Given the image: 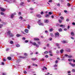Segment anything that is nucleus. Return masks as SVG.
<instances>
[{
	"mask_svg": "<svg viewBox=\"0 0 75 75\" xmlns=\"http://www.w3.org/2000/svg\"><path fill=\"white\" fill-rule=\"evenodd\" d=\"M71 35L72 36H74V32H73L71 33Z\"/></svg>",
	"mask_w": 75,
	"mask_h": 75,
	"instance_id": "nucleus-20",
	"label": "nucleus"
},
{
	"mask_svg": "<svg viewBox=\"0 0 75 75\" xmlns=\"http://www.w3.org/2000/svg\"><path fill=\"white\" fill-rule=\"evenodd\" d=\"M60 27H63V28H65V25H60Z\"/></svg>",
	"mask_w": 75,
	"mask_h": 75,
	"instance_id": "nucleus-17",
	"label": "nucleus"
},
{
	"mask_svg": "<svg viewBox=\"0 0 75 75\" xmlns=\"http://www.w3.org/2000/svg\"><path fill=\"white\" fill-rule=\"evenodd\" d=\"M39 25H44V24H43V23H39Z\"/></svg>",
	"mask_w": 75,
	"mask_h": 75,
	"instance_id": "nucleus-10",
	"label": "nucleus"
},
{
	"mask_svg": "<svg viewBox=\"0 0 75 75\" xmlns=\"http://www.w3.org/2000/svg\"><path fill=\"white\" fill-rule=\"evenodd\" d=\"M16 13H15L13 14H12L11 16V18H12L14 17V15H16Z\"/></svg>",
	"mask_w": 75,
	"mask_h": 75,
	"instance_id": "nucleus-4",
	"label": "nucleus"
},
{
	"mask_svg": "<svg viewBox=\"0 0 75 75\" xmlns=\"http://www.w3.org/2000/svg\"><path fill=\"white\" fill-rule=\"evenodd\" d=\"M1 64H2V65H4V62H2Z\"/></svg>",
	"mask_w": 75,
	"mask_h": 75,
	"instance_id": "nucleus-59",
	"label": "nucleus"
},
{
	"mask_svg": "<svg viewBox=\"0 0 75 75\" xmlns=\"http://www.w3.org/2000/svg\"><path fill=\"white\" fill-rule=\"evenodd\" d=\"M1 10L2 11H5L6 9L3 8H1Z\"/></svg>",
	"mask_w": 75,
	"mask_h": 75,
	"instance_id": "nucleus-9",
	"label": "nucleus"
},
{
	"mask_svg": "<svg viewBox=\"0 0 75 75\" xmlns=\"http://www.w3.org/2000/svg\"><path fill=\"white\" fill-rule=\"evenodd\" d=\"M64 13H67V10H64Z\"/></svg>",
	"mask_w": 75,
	"mask_h": 75,
	"instance_id": "nucleus-56",
	"label": "nucleus"
},
{
	"mask_svg": "<svg viewBox=\"0 0 75 75\" xmlns=\"http://www.w3.org/2000/svg\"><path fill=\"white\" fill-rule=\"evenodd\" d=\"M20 45L19 44H17L16 45V47H20Z\"/></svg>",
	"mask_w": 75,
	"mask_h": 75,
	"instance_id": "nucleus-28",
	"label": "nucleus"
},
{
	"mask_svg": "<svg viewBox=\"0 0 75 75\" xmlns=\"http://www.w3.org/2000/svg\"><path fill=\"white\" fill-rule=\"evenodd\" d=\"M64 56H65V57H68V55L67 54H65Z\"/></svg>",
	"mask_w": 75,
	"mask_h": 75,
	"instance_id": "nucleus-45",
	"label": "nucleus"
},
{
	"mask_svg": "<svg viewBox=\"0 0 75 75\" xmlns=\"http://www.w3.org/2000/svg\"><path fill=\"white\" fill-rule=\"evenodd\" d=\"M57 66H58V65L55 64V65L54 66V67H57Z\"/></svg>",
	"mask_w": 75,
	"mask_h": 75,
	"instance_id": "nucleus-41",
	"label": "nucleus"
},
{
	"mask_svg": "<svg viewBox=\"0 0 75 75\" xmlns=\"http://www.w3.org/2000/svg\"><path fill=\"white\" fill-rule=\"evenodd\" d=\"M60 52L61 53H63V52H64V50H63V49L61 50Z\"/></svg>",
	"mask_w": 75,
	"mask_h": 75,
	"instance_id": "nucleus-19",
	"label": "nucleus"
},
{
	"mask_svg": "<svg viewBox=\"0 0 75 75\" xmlns=\"http://www.w3.org/2000/svg\"><path fill=\"white\" fill-rule=\"evenodd\" d=\"M44 14V12L42 11L41 12V14Z\"/></svg>",
	"mask_w": 75,
	"mask_h": 75,
	"instance_id": "nucleus-51",
	"label": "nucleus"
},
{
	"mask_svg": "<svg viewBox=\"0 0 75 75\" xmlns=\"http://www.w3.org/2000/svg\"><path fill=\"white\" fill-rule=\"evenodd\" d=\"M51 17L52 18H54V16H53V15Z\"/></svg>",
	"mask_w": 75,
	"mask_h": 75,
	"instance_id": "nucleus-63",
	"label": "nucleus"
},
{
	"mask_svg": "<svg viewBox=\"0 0 75 75\" xmlns=\"http://www.w3.org/2000/svg\"><path fill=\"white\" fill-rule=\"evenodd\" d=\"M62 42H63V43H68V42L67 41H65V40H64L63 41H62Z\"/></svg>",
	"mask_w": 75,
	"mask_h": 75,
	"instance_id": "nucleus-6",
	"label": "nucleus"
},
{
	"mask_svg": "<svg viewBox=\"0 0 75 75\" xmlns=\"http://www.w3.org/2000/svg\"><path fill=\"white\" fill-rule=\"evenodd\" d=\"M6 75V73H3V75Z\"/></svg>",
	"mask_w": 75,
	"mask_h": 75,
	"instance_id": "nucleus-55",
	"label": "nucleus"
},
{
	"mask_svg": "<svg viewBox=\"0 0 75 75\" xmlns=\"http://www.w3.org/2000/svg\"><path fill=\"white\" fill-rule=\"evenodd\" d=\"M3 61H6V60L4 59H3Z\"/></svg>",
	"mask_w": 75,
	"mask_h": 75,
	"instance_id": "nucleus-52",
	"label": "nucleus"
},
{
	"mask_svg": "<svg viewBox=\"0 0 75 75\" xmlns=\"http://www.w3.org/2000/svg\"><path fill=\"white\" fill-rule=\"evenodd\" d=\"M68 58H72V56L71 55H69L68 56Z\"/></svg>",
	"mask_w": 75,
	"mask_h": 75,
	"instance_id": "nucleus-35",
	"label": "nucleus"
},
{
	"mask_svg": "<svg viewBox=\"0 0 75 75\" xmlns=\"http://www.w3.org/2000/svg\"><path fill=\"white\" fill-rule=\"evenodd\" d=\"M9 35L10 37H12L14 36V35L12 33H10V31H8L7 33Z\"/></svg>",
	"mask_w": 75,
	"mask_h": 75,
	"instance_id": "nucleus-1",
	"label": "nucleus"
},
{
	"mask_svg": "<svg viewBox=\"0 0 75 75\" xmlns=\"http://www.w3.org/2000/svg\"><path fill=\"white\" fill-rule=\"evenodd\" d=\"M67 6H70L71 4L69 3H67Z\"/></svg>",
	"mask_w": 75,
	"mask_h": 75,
	"instance_id": "nucleus-32",
	"label": "nucleus"
},
{
	"mask_svg": "<svg viewBox=\"0 0 75 75\" xmlns=\"http://www.w3.org/2000/svg\"><path fill=\"white\" fill-rule=\"evenodd\" d=\"M68 60L69 62H71V61H72V59H69Z\"/></svg>",
	"mask_w": 75,
	"mask_h": 75,
	"instance_id": "nucleus-16",
	"label": "nucleus"
},
{
	"mask_svg": "<svg viewBox=\"0 0 75 75\" xmlns=\"http://www.w3.org/2000/svg\"><path fill=\"white\" fill-rule=\"evenodd\" d=\"M59 21L60 23H61L62 22V21L60 19L59 20Z\"/></svg>",
	"mask_w": 75,
	"mask_h": 75,
	"instance_id": "nucleus-39",
	"label": "nucleus"
},
{
	"mask_svg": "<svg viewBox=\"0 0 75 75\" xmlns=\"http://www.w3.org/2000/svg\"><path fill=\"white\" fill-rule=\"evenodd\" d=\"M13 42H13V41L11 40L10 42V44H13Z\"/></svg>",
	"mask_w": 75,
	"mask_h": 75,
	"instance_id": "nucleus-22",
	"label": "nucleus"
},
{
	"mask_svg": "<svg viewBox=\"0 0 75 75\" xmlns=\"http://www.w3.org/2000/svg\"><path fill=\"white\" fill-rule=\"evenodd\" d=\"M19 57L20 58H22L23 59H24V58H25V57H23L21 56H20Z\"/></svg>",
	"mask_w": 75,
	"mask_h": 75,
	"instance_id": "nucleus-15",
	"label": "nucleus"
},
{
	"mask_svg": "<svg viewBox=\"0 0 75 75\" xmlns=\"http://www.w3.org/2000/svg\"><path fill=\"white\" fill-rule=\"evenodd\" d=\"M60 18L61 20H64V17L62 16H61Z\"/></svg>",
	"mask_w": 75,
	"mask_h": 75,
	"instance_id": "nucleus-26",
	"label": "nucleus"
},
{
	"mask_svg": "<svg viewBox=\"0 0 75 75\" xmlns=\"http://www.w3.org/2000/svg\"><path fill=\"white\" fill-rule=\"evenodd\" d=\"M72 72H75V70L74 69H73L72 71Z\"/></svg>",
	"mask_w": 75,
	"mask_h": 75,
	"instance_id": "nucleus-31",
	"label": "nucleus"
},
{
	"mask_svg": "<svg viewBox=\"0 0 75 75\" xmlns=\"http://www.w3.org/2000/svg\"><path fill=\"white\" fill-rule=\"evenodd\" d=\"M3 27V25L2 24H1L0 25V28H1V27Z\"/></svg>",
	"mask_w": 75,
	"mask_h": 75,
	"instance_id": "nucleus-34",
	"label": "nucleus"
},
{
	"mask_svg": "<svg viewBox=\"0 0 75 75\" xmlns=\"http://www.w3.org/2000/svg\"><path fill=\"white\" fill-rule=\"evenodd\" d=\"M24 4V3L23 2H22L21 3V5H23Z\"/></svg>",
	"mask_w": 75,
	"mask_h": 75,
	"instance_id": "nucleus-60",
	"label": "nucleus"
},
{
	"mask_svg": "<svg viewBox=\"0 0 75 75\" xmlns=\"http://www.w3.org/2000/svg\"><path fill=\"white\" fill-rule=\"evenodd\" d=\"M49 14L51 15V14H52V13L51 12H49Z\"/></svg>",
	"mask_w": 75,
	"mask_h": 75,
	"instance_id": "nucleus-49",
	"label": "nucleus"
},
{
	"mask_svg": "<svg viewBox=\"0 0 75 75\" xmlns=\"http://www.w3.org/2000/svg\"><path fill=\"white\" fill-rule=\"evenodd\" d=\"M19 18L21 19V20H23V17L21 16H20Z\"/></svg>",
	"mask_w": 75,
	"mask_h": 75,
	"instance_id": "nucleus-42",
	"label": "nucleus"
},
{
	"mask_svg": "<svg viewBox=\"0 0 75 75\" xmlns=\"http://www.w3.org/2000/svg\"><path fill=\"white\" fill-rule=\"evenodd\" d=\"M66 21H69V19H67Z\"/></svg>",
	"mask_w": 75,
	"mask_h": 75,
	"instance_id": "nucleus-48",
	"label": "nucleus"
},
{
	"mask_svg": "<svg viewBox=\"0 0 75 75\" xmlns=\"http://www.w3.org/2000/svg\"><path fill=\"white\" fill-rule=\"evenodd\" d=\"M69 64H70V65H71V66L73 67H75V64H72V63H71V62H70L69 63Z\"/></svg>",
	"mask_w": 75,
	"mask_h": 75,
	"instance_id": "nucleus-3",
	"label": "nucleus"
},
{
	"mask_svg": "<svg viewBox=\"0 0 75 75\" xmlns=\"http://www.w3.org/2000/svg\"><path fill=\"white\" fill-rule=\"evenodd\" d=\"M40 21H41V20H39V21H38V23H39V22H40Z\"/></svg>",
	"mask_w": 75,
	"mask_h": 75,
	"instance_id": "nucleus-64",
	"label": "nucleus"
},
{
	"mask_svg": "<svg viewBox=\"0 0 75 75\" xmlns=\"http://www.w3.org/2000/svg\"><path fill=\"white\" fill-rule=\"evenodd\" d=\"M25 32L26 33H28V30H27V29H25Z\"/></svg>",
	"mask_w": 75,
	"mask_h": 75,
	"instance_id": "nucleus-12",
	"label": "nucleus"
},
{
	"mask_svg": "<svg viewBox=\"0 0 75 75\" xmlns=\"http://www.w3.org/2000/svg\"><path fill=\"white\" fill-rule=\"evenodd\" d=\"M66 51L67 52H70V49H68V48L66 49Z\"/></svg>",
	"mask_w": 75,
	"mask_h": 75,
	"instance_id": "nucleus-7",
	"label": "nucleus"
},
{
	"mask_svg": "<svg viewBox=\"0 0 75 75\" xmlns=\"http://www.w3.org/2000/svg\"><path fill=\"white\" fill-rule=\"evenodd\" d=\"M55 63L56 64H57V63H58V60H56L55 61Z\"/></svg>",
	"mask_w": 75,
	"mask_h": 75,
	"instance_id": "nucleus-46",
	"label": "nucleus"
},
{
	"mask_svg": "<svg viewBox=\"0 0 75 75\" xmlns=\"http://www.w3.org/2000/svg\"><path fill=\"white\" fill-rule=\"evenodd\" d=\"M52 39L51 38H49V40H50V41H51V40H52Z\"/></svg>",
	"mask_w": 75,
	"mask_h": 75,
	"instance_id": "nucleus-47",
	"label": "nucleus"
},
{
	"mask_svg": "<svg viewBox=\"0 0 75 75\" xmlns=\"http://www.w3.org/2000/svg\"><path fill=\"white\" fill-rule=\"evenodd\" d=\"M32 59V60H33V61H35V60H37V59H36V58H32V59Z\"/></svg>",
	"mask_w": 75,
	"mask_h": 75,
	"instance_id": "nucleus-23",
	"label": "nucleus"
},
{
	"mask_svg": "<svg viewBox=\"0 0 75 75\" xmlns=\"http://www.w3.org/2000/svg\"><path fill=\"white\" fill-rule=\"evenodd\" d=\"M49 22V21L47 19H45V23H48Z\"/></svg>",
	"mask_w": 75,
	"mask_h": 75,
	"instance_id": "nucleus-8",
	"label": "nucleus"
},
{
	"mask_svg": "<svg viewBox=\"0 0 75 75\" xmlns=\"http://www.w3.org/2000/svg\"><path fill=\"white\" fill-rule=\"evenodd\" d=\"M30 10H34V9L32 8H30Z\"/></svg>",
	"mask_w": 75,
	"mask_h": 75,
	"instance_id": "nucleus-33",
	"label": "nucleus"
},
{
	"mask_svg": "<svg viewBox=\"0 0 75 75\" xmlns=\"http://www.w3.org/2000/svg\"><path fill=\"white\" fill-rule=\"evenodd\" d=\"M7 59L9 60H11V57H8Z\"/></svg>",
	"mask_w": 75,
	"mask_h": 75,
	"instance_id": "nucleus-13",
	"label": "nucleus"
},
{
	"mask_svg": "<svg viewBox=\"0 0 75 75\" xmlns=\"http://www.w3.org/2000/svg\"><path fill=\"white\" fill-rule=\"evenodd\" d=\"M56 45H57V46H59V44H58V43H57Z\"/></svg>",
	"mask_w": 75,
	"mask_h": 75,
	"instance_id": "nucleus-61",
	"label": "nucleus"
},
{
	"mask_svg": "<svg viewBox=\"0 0 75 75\" xmlns=\"http://www.w3.org/2000/svg\"><path fill=\"white\" fill-rule=\"evenodd\" d=\"M33 45L35 46H36V47H37L38 48L39 47V46H38V45L35 42H33Z\"/></svg>",
	"mask_w": 75,
	"mask_h": 75,
	"instance_id": "nucleus-2",
	"label": "nucleus"
},
{
	"mask_svg": "<svg viewBox=\"0 0 75 75\" xmlns=\"http://www.w3.org/2000/svg\"><path fill=\"white\" fill-rule=\"evenodd\" d=\"M28 42V41L27 40H26L25 41V43H27V42Z\"/></svg>",
	"mask_w": 75,
	"mask_h": 75,
	"instance_id": "nucleus-40",
	"label": "nucleus"
},
{
	"mask_svg": "<svg viewBox=\"0 0 75 75\" xmlns=\"http://www.w3.org/2000/svg\"><path fill=\"white\" fill-rule=\"evenodd\" d=\"M50 35H51V37H53V34H52V33H51L50 34Z\"/></svg>",
	"mask_w": 75,
	"mask_h": 75,
	"instance_id": "nucleus-38",
	"label": "nucleus"
},
{
	"mask_svg": "<svg viewBox=\"0 0 75 75\" xmlns=\"http://www.w3.org/2000/svg\"><path fill=\"white\" fill-rule=\"evenodd\" d=\"M59 31H62V29L61 28H59Z\"/></svg>",
	"mask_w": 75,
	"mask_h": 75,
	"instance_id": "nucleus-25",
	"label": "nucleus"
},
{
	"mask_svg": "<svg viewBox=\"0 0 75 75\" xmlns=\"http://www.w3.org/2000/svg\"><path fill=\"white\" fill-rule=\"evenodd\" d=\"M50 32H51V31H53V29L52 28H51L50 30Z\"/></svg>",
	"mask_w": 75,
	"mask_h": 75,
	"instance_id": "nucleus-29",
	"label": "nucleus"
},
{
	"mask_svg": "<svg viewBox=\"0 0 75 75\" xmlns=\"http://www.w3.org/2000/svg\"><path fill=\"white\" fill-rule=\"evenodd\" d=\"M27 28L29 30L30 28V25H28Z\"/></svg>",
	"mask_w": 75,
	"mask_h": 75,
	"instance_id": "nucleus-24",
	"label": "nucleus"
},
{
	"mask_svg": "<svg viewBox=\"0 0 75 75\" xmlns=\"http://www.w3.org/2000/svg\"><path fill=\"white\" fill-rule=\"evenodd\" d=\"M24 55H25L26 56H27L28 55V54L26 53H25L24 54Z\"/></svg>",
	"mask_w": 75,
	"mask_h": 75,
	"instance_id": "nucleus-37",
	"label": "nucleus"
},
{
	"mask_svg": "<svg viewBox=\"0 0 75 75\" xmlns=\"http://www.w3.org/2000/svg\"><path fill=\"white\" fill-rule=\"evenodd\" d=\"M57 6H60V4H57Z\"/></svg>",
	"mask_w": 75,
	"mask_h": 75,
	"instance_id": "nucleus-57",
	"label": "nucleus"
},
{
	"mask_svg": "<svg viewBox=\"0 0 75 75\" xmlns=\"http://www.w3.org/2000/svg\"><path fill=\"white\" fill-rule=\"evenodd\" d=\"M48 52L47 51H46L44 52V54H48Z\"/></svg>",
	"mask_w": 75,
	"mask_h": 75,
	"instance_id": "nucleus-30",
	"label": "nucleus"
},
{
	"mask_svg": "<svg viewBox=\"0 0 75 75\" xmlns=\"http://www.w3.org/2000/svg\"><path fill=\"white\" fill-rule=\"evenodd\" d=\"M24 74H27V71H24Z\"/></svg>",
	"mask_w": 75,
	"mask_h": 75,
	"instance_id": "nucleus-53",
	"label": "nucleus"
},
{
	"mask_svg": "<svg viewBox=\"0 0 75 75\" xmlns=\"http://www.w3.org/2000/svg\"><path fill=\"white\" fill-rule=\"evenodd\" d=\"M21 36V35L17 34L16 35V36L17 37H20Z\"/></svg>",
	"mask_w": 75,
	"mask_h": 75,
	"instance_id": "nucleus-18",
	"label": "nucleus"
},
{
	"mask_svg": "<svg viewBox=\"0 0 75 75\" xmlns=\"http://www.w3.org/2000/svg\"><path fill=\"white\" fill-rule=\"evenodd\" d=\"M49 3H52V0H49Z\"/></svg>",
	"mask_w": 75,
	"mask_h": 75,
	"instance_id": "nucleus-36",
	"label": "nucleus"
},
{
	"mask_svg": "<svg viewBox=\"0 0 75 75\" xmlns=\"http://www.w3.org/2000/svg\"><path fill=\"white\" fill-rule=\"evenodd\" d=\"M43 68H45V69L46 70L47 69V67H45V66L43 67Z\"/></svg>",
	"mask_w": 75,
	"mask_h": 75,
	"instance_id": "nucleus-43",
	"label": "nucleus"
},
{
	"mask_svg": "<svg viewBox=\"0 0 75 75\" xmlns=\"http://www.w3.org/2000/svg\"><path fill=\"white\" fill-rule=\"evenodd\" d=\"M46 58H48V55H46L45 56Z\"/></svg>",
	"mask_w": 75,
	"mask_h": 75,
	"instance_id": "nucleus-54",
	"label": "nucleus"
},
{
	"mask_svg": "<svg viewBox=\"0 0 75 75\" xmlns=\"http://www.w3.org/2000/svg\"><path fill=\"white\" fill-rule=\"evenodd\" d=\"M37 16L38 18H41V16L40 15H37Z\"/></svg>",
	"mask_w": 75,
	"mask_h": 75,
	"instance_id": "nucleus-11",
	"label": "nucleus"
},
{
	"mask_svg": "<svg viewBox=\"0 0 75 75\" xmlns=\"http://www.w3.org/2000/svg\"><path fill=\"white\" fill-rule=\"evenodd\" d=\"M49 53H50V54H52V51H50L49 52Z\"/></svg>",
	"mask_w": 75,
	"mask_h": 75,
	"instance_id": "nucleus-50",
	"label": "nucleus"
},
{
	"mask_svg": "<svg viewBox=\"0 0 75 75\" xmlns=\"http://www.w3.org/2000/svg\"><path fill=\"white\" fill-rule=\"evenodd\" d=\"M19 15H21V12H19L18 13Z\"/></svg>",
	"mask_w": 75,
	"mask_h": 75,
	"instance_id": "nucleus-62",
	"label": "nucleus"
},
{
	"mask_svg": "<svg viewBox=\"0 0 75 75\" xmlns=\"http://www.w3.org/2000/svg\"><path fill=\"white\" fill-rule=\"evenodd\" d=\"M59 34L58 32L55 33V37H59Z\"/></svg>",
	"mask_w": 75,
	"mask_h": 75,
	"instance_id": "nucleus-5",
	"label": "nucleus"
},
{
	"mask_svg": "<svg viewBox=\"0 0 75 75\" xmlns=\"http://www.w3.org/2000/svg\"><path fill=\"white\" fill-rule=\"evenodd\" d=\"M73 25H75V23L74 22H73L72 23Z\"/></svg>",
	"mask_w": 75,
	"mask_h": 75,
	"instance_id": "nucleus-58",
	"label": "nucleus"
},
{
	"mask_svg": "<svg viewBox=\"0 0 75 75\" xmlns=\"http://www.w3.org/2000/svg\"><path fill=\"white\" fill-rule=\"evenodd\" d=\"M45 17H47V18H48L49 17V14H46L45 16Z\"/></svg>",
	"mask_w": 75,
	"mask_h": 75,
	"instance_id": "nucleus-21",
	"label": "nucleus"
},
{
	"mask_svg": "<svg viewBox=\"0 0 75 75\" xmlns=\"http://www.w3.org/2000/svg\"><path fill=\"white\" fill-rule=\"evenodd\" d=\"M34 40L35 41H38L39 40V39L38 38H34Z\"/></svg>",
	"mask_w": 75,
	"mask_h": 75,
	"instance_id": "nucleus-14",
	"label": "nucleus"
},
{
	"mask_svg": "<svg viewBox=\"0 0 75 75\" xmlns=\"http://www.w3.org/2000/svg\"><path fill=\"white\" fill-rule=\"evenodd\" d=\"M1 15H4V13L3 12H1Z\"/></svg>",
	"mask_w": 75,
	"mask_h": 75,
	"instance_id": "nucleus-27",
	"label": "nucleus"
},
{
	"mask_svg": "<svg viewBox=\"0 0 75 75\" xmlns=\"http://www.w3.org/2000/svg\"><path fill=\"white\" fill-rule=\"evenodd\" d=\"M56 53L57 54H59V51L57 50L56 51Z\"/></svg>",
	"mask_w": 75,
	"mask_h": 75,
	"instance_id": "nucleus-44",
	"label": "nucleus"
}]
</instances>
